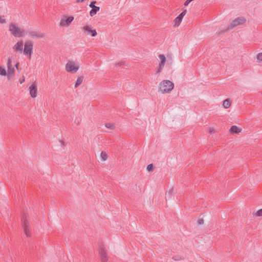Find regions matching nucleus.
<instances>
[{"mask_svg": "<svg viewBox=\"0 0 262 262\" xmlns=\"http://www.w3.org/2000/svg\"><path fill=\"white\" fill-rule=\"evenodd\" d=\"M81 30L83 34L93 37H96L98 34L96 29L89 24L83 25L81 28Z\"/></svg>", "mask_w": 262, "mask_h": 262, "instance_id": "423d86ee", "label": "nucleus"}, {"mask_svg": "<svg viewBox=\"0 0 262 262\" xmlns=\"http://www.w3.org/2000/svg\"><path fill=\"white\" fill-rule=\"evenodd\" d=\"M247 19L243 16H239L235 18L228 27V30L232 29L238 26L244 25L246 24Z\"/></svg>", "mask_w": 262, "mask_h": 262, "instance_id": "0eeeda50", "label": "nucleus"}, {"mask_svg": "<svg viewBox=\"0 0 262 262\" xmlns=\"http://www.w3.org/2000/svg\"><path fill=\"white\" fill-rule=\"evenodd\" d=\"M23 82V80H21V81L20 82V83H22Z\"/></svg>", "mask_w": 262, "mask_h": 262, "instance_id": "473e14b6", "label": "nucleus"}, {"mask_svg": "<svg viewBox=\"0 0 262 262\" xmlns=\"http://www.w3.org/2000/svg\"><path fill=\"white\" fill-rule=\"evenodd\" d=\"M7 71L4 67L0 66V75L2 76H6Z\"/></svg>", "mask_w": 262, "mask_h": 262, "instance_id": "5701e85b", "label": "nucleus"}, {"mask_svg": "<svg viewBox=\"0 0 262 262\" xmlns=\"http://www.w3.org/2000/svg\"><path fill=\"white\" fill-rule=\"evenodd\" d=\"M83 1H84V0H81V2H83Z\"/></svg>", "mask_w": 262, "mask_h": 262, "instance_id": "f704fd0d", "label": "nucleus"}, {"mask_svg": "<svg viewBox=\"0 0 262 262\" xmlns=\"http://www.w3.org/2000/svg\"><path fill=\"white\" fill-rule=\"evenodd\" d=\"M80 66L76 62L70 60H68L65 65V70L69 73H76L79 69Z\"/></svg>", "mask_w": 262, "mask_h": 262, "instance_id": "39448f33", "label": "nucleus"}, {"mask_svg": "<svg viewBox=\"0 0 262 262\" xmlns=\"http://www.w3.org/2000/svg\"><path fill=\"white\" fill-rule=\"evenodd\" d=\"M99 255L100 256V260L101 262H108V257L107 250L106 248L103 246H101L99 247Z\"/></svg>", "mask_w": 262, "mask_h": 262, "instance_id": "9d476101", "label": "nucleus"}, {"mask_svg": "<svg viewBox=\"0 0 262 262\" xmlns=\"http://www.w3.org/2000/svg\"><path fill=\"white\" fill-rule=\"evenodd\" d=\"M23 82V80H21V81L20 82V83H22Z\"/></svg>", "mask_w": 262, "mask_h": 262, "instance_id": "72a5a7b5", "label": "nucleus"}, {"mask_svg": "<svg viewBox=\"0 0 262 262\" xmlns=\"http://www.w3.org/2000/svg\"><path fill=\"white\" fill-rule=\"evenodd\" d=\"M8 28L11 34L15 37H22L26 35L25 30L18 27L15 23H11Z\"/></svg>", "mask_w": 262, "mask_h": 262, "instance_id": "f03ea898", "label": "nucleus"}, {"mask_svg": "<svg viewBox=\"0 0 262 262\" xmlns=\"http://www.w3.org/2000/svg\"><path fill=\"white\" fill-rule=\"evenodd\" d=\"M24 232L25 233V234L27 235V236H29L30 235V231H29V228H28L27 227V225H25L24 226Z\"/></svg>", "mask_w": 262, "mask_h": 262, "instance_id": "a878e982", "label": "nucleus"}, {"mask_svg": "<svg viewBox=\"0 0 262 262\" xmlns=\"http://www.w3.org/2000/svg\"><path fill=\"white\" fill-rule=\"evenodd\" d=\"M58 142H59V145L63 148L65 147L67 145V143L66 142V141H64L63 140H59Z\"/></svg>", "mask_w": 262, "mask_h": 262, "instance_id": "bb28decb", "label": "nucleus"}, {"mask_svg": "<svg viewBox=\"0 0 262 262\" xmlns=\"http://www.w3.org/2000/svg\"><path fill=\"white\" fill-rule=\"evenodd\" d=\"M242 129L240 127L236 125H233L230 128L229 132L231 134H239L242 132Z\"/></svg>", "mask_w": 262, "mask_h": 262, "instance_id": "2eb2a0df", "label": "nucleus"}, {"mask_svg": "<svg viewBox=\"0 0 262 262\" xmlns=\"http://www.w3.org/2000/svg\"><path fill=\"white\" fill-rule=\"evenodd\" d=\"M253 215L256 217L262 216V208L254 210L253 212Z\"/></svg>", "mask_w": 262, "mask_h": 262, "instance_id": "6ab92c4d", "label": "nucleus"}, {"mask_svg": "<svg viewBox=\"0 0 262 262\" xmlns=\"http://www.w3.org/2000/svg\"><path fill=\"white\" fill-rule=\"evenodd\" d=\"M231 101L229 99L225 100L223 102V106L226 109L229 108L231 106Z\"/></svg>", "mask_w": 262, "mask_h": 262, "instance_id": "f3484780", "label": "nucleus"}, {"mask_svg": "<svg viewBox=\"0 0 262 262\" xmlns=\"http://www.w3.org/2000/svg\"><path fill=\"white\" fill-rule=\"evenodd\" d=\"M83 78L82 76L78 77V78L75 82V87L77 88L79 85H80L83 81Z\"/></svg>", "mask_w": 262, "mask_h": 262, "instance_id": "aec40b11", "label": "nucleus"}, {"mask_svg": "<svg viewBox=\"0 0 262 262\" xmlns=\"http://www.w3.org/2000/svg\"><path fill=\"white\" fill-rule=\"evenodd\" d=\"M208 130L209 134H213L215 132V130L213 127H209L208 128Z\"/></svg>", "mask_w": 262, "mask_h": 262, "instance_id": "c756f323", "label": "nucleus"}, {"mask_svg": "<svg viewBox=\"0 0 262 262\" xmlns=\"http://www.w3.org/2000/svg\"><path fill=\"white\" fill-rule=\"evenodd\" d=\"M96 3V1H93L89 5L90 7L92 8L91 10L90 11V15L91 17L95 16L100 9L99 7L95 6Z\"/></svg>", "mask_w": 262, "mask_h": 262, "instance_id": "ddd939ff", "label": "nucleus"}, {"mask_svg": "<svg viewBox=\"0 0 262 262\" xmlns=\"http://www.w3.org/2000/svg\"><path fill=\"white\" fill-rule=\"evenodd\" d=\"M24 42L23 40L20 39L18 40L13 46L12 50L14 52L17 53H22L24 45Z\"/></svg>", "mask_w": 262, "mask_h": 262, "instance_id": "9b49d317", "label": "nucleus"}, {"mask_svg": "<svg viewBox=\"0 0 262 262\" xmlns=\"http://www.w3.org/2000/svg\"><path fill=\"white\" fill-rule=\"evenodd\" d=\"M74 20V17L72 15H64L62 16L58 24L60 28H66L70 27Z\"/></svg>", "mask_w": 262, "mask_h": 262, "instance_id": "7ed1b4c3", "label": "nucleus"}, {"mask_svg": "<svg viewBox=\"0 0 262 262\" xmlns=\"http://www.w3.org/2000/svg\"><path fill=\"white\" fill-rule=\"evenodd\" d=\"M166 62V58L163 54L158 55V65L157 67V73L160 74L163 70Z\"/></svg>", "mask_w": 262, "mask_h": 262, "instance_id": "1a4fd4ad", "label": "nucleus"}, {"mask_svg": "<svg viewBox=\"0 0 262 262\" xmlns=\"http://www.w3.org/2000/svg\"><path fill=\"white\" fill-rule=\"evenodd\" d=\"M33 42L31 40H26L24 42L23 50L22 53L23 54L31 59L33 54Z\"/></svg>", "mask_w": 262, "mask_h": 262, "instance_id": "20e7f679", "label": "nucleus"}, {"mask_svg": "<svg viewBox=\"0 0 262 262\" xmlns=\"http://www.w3.org/2000/svg\"><path fill=\"white\" fill-rule=\"evenodd\" d=\"M18 64V63L16 64V67H17Z\"/></svg>", "mask_w": 262, "mask_h": 262, "instance_id": "2f4dec72", "label": "nucleus"}, {"mask_svg": "<svg viewBox=\"0 0 262 262\" xmlns=\"http://www.w3.org/2000/svg\"><path fill=\"white\" fill-rule=\"evenodd\" d=\"M15 73V69L13 66L7 67V72L6 76H7L8 79H11L14 75Z\"/></svg>", "mask_w": 262, "mask_h": 262, "instance_id": "4468645a", "label": "nucleus"}, {"mask_svg": "<svg viewBox=\"0 0 262 262\" xmlns=\"http://www.w3.org/2000/svg\"><path fill=\"white\" fill-rule=\"evenodd\" d=\"M28 91L32 98H35L38 95V85L36 82L30 83L28 85Z\"/></svg>", "mask_w": 262, "mask_h": 262, "instance_id": "6e6552de", "label": "nucleus"}, {"mask_svg": "<svg viewBox=\"0 0 262 262\" xmlns=\"http://www.w3.org/2000/svg\"><path fill=\"white\" fill-rule=\"evenodd\" d=\"M172 259L176 261L183 260L184 258L183 256L179 255H175L172 257Z\"/></svg>", "mask_w": 262, "mask_h": 262, "instance_id": "4be33fe9", "label": "nucleus"}, {"mask_svg": "<svg viewBox=\"0 0 262 262\" xmlns=\"http://www.w3.org/2000/svg\"><path fill=\"white\" fill-rule=\"evenodd\" d=\"M173 192V187H169L167 189L166 191V195H171L172 194Z\"/></svg>", "mask_w": 262, "mask_h": 262, "instance_id": "b1692460", "label": "nucleus"}, {"mask_svg": "<svg viewBox=\"0 0 262 262\" xmlns=\"http://www.w3.org/2000/svg\"><path fill=\"white\" fill-rule=\"evenodd\" d=\"M30 36L33 38H41L43 37L44 34L37 31H31L30 33Z\"/></svg>", "mask_w": 262, "mask_h": 262, "instance_id": "dca6fc26", "label": "nucleus"}, {"mask_svg": "<svg viewBox=\"0 0 262 262\" xmlns=\"http://www.w3.org/2000/svg\"><path fill=\"white\" fill-rule=\"evenodd\" d=\"M7 67L12 66V58H9L8 59L7 62Z\"/></svg>", "mask_w": 262, "mask_h": 262, "instance_id": "7c9ffc66", "label": "nucleus"}, {"mask_svg": "<svg viewBox=\"0 0 262 262\" xmlns=\"http://www.w3.org/2000/svg\"><path fill=\"white\" fill-rule=\"evenodd\" d=\"M186 10H184L178 16H177L173 20V27L174 28L178 27L183 20L184 16L186 14Z\"/></svg>", "mask_w": 262, "mask_h": 262, "instance_id": "f8f14e48", "label": "nucleus"}, {"mask_svg": "<svg viewBox=\"0 0 262 262\" xmlns=\"http://www.w3.org/2000/svg\"><path fill=\"white\" fill-rule=\"evenodd\" d=\"M256 59L258 61H262V53H259L257 55Z\"/></svg>", "mask_w": 262, "mask_h": 262, "instance_id": "c85d7f7f", "label": "nucleus"}, {"mask_svg": "<svg viewBox=\"0 0 262 262\" xmlns=\"http://www.w3.org/2000/svg\"><path fill=\"white\" fill-rule=\"evenodd\" d=\"M105 126L108 128V129H111V130H114L116 126H115V125L113 123H107L105 124Z\"/></svg>", "mask_w": 262, "mask_h": 262, "instance_id": "412c9836", "label": "nucleus"}, {"mask_svg": "<svg viewBox=\"0 0 262 262\" xmlns=\"http://www.w3.org/2000/svg\"><path fill=\"white\" fill-rule=\"evenodd\" d=\"M101 160L103 162L106 161L108 159V156L107 154L105 151H102L100 154Z\"/></svg>", "mask_w": 262, "mask_h": 262, "instance_id": "a211bd4d", "label": "nucleus"}, {"mask_svg": "<svg viewBox=\"0 0 262 262\" xmlns=\"http://www.w3.org/2000/svg\"><path fill=\"white\" fill-rule=\"evenodd\" d=\"M154 165H148L146 167V170L148 172H150L154 171Z\"/></svg>", "mask_w": 262, "mask_h": 262, "instance_id": "393cba45", "label": "nucleus"}, {"mask_svg": "<svg viewBox=\"0 0 262 262\" xmlns=\"http://www.w3.org/2000/svg\"><path fill=\"white\" fill-rule=\"evenodd\" d=\"M174 87V84L172 81L164 79L161 81L158 84V92L160 94L163 95L168 94L172 92Z\"/></svg>", "mask_w": 262, "mask_h": 262, "instance_id": "f257e3e1", "label": "nucleus"}, {"mask_svg": "<svg viewBox=\"0 0 262 262\" xmlns=\"http://www.w3.org/2000/svg\"><path fill=\"white\" fill-rule=\"evenodd\" d=\"M7 23L6 19L4 16H0V23L6 24Z\"/></svg>", "mask_w": 262, "mask_h": 262, "instance_id": "cd10ccee", "label": "nucleus"}]
</instances>
